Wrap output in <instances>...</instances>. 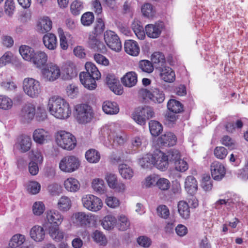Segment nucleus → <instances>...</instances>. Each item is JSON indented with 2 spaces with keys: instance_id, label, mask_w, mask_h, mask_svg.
Segmentation results:
<instances>
[{
  "instance_id": "7",
  "label": "nucleus",
  "mask_w": 248,
  "mask_h": 248,
  "mask_svg": "<svg viewBox=\"0 0 248 248\" xmlns=\"http://www.w3.org/2000/svg\"><path fill=\"white\" fill-rule=\"evenodd\" d=\"M82 205L89 211L96 212L102 207L103 202L98 197L91 194L86 195L81 199Z\"/></svg>"
},
{
  "instance_id": "50",
  "label": "nucleus",
  "mask_w": 248,
  "mask_h": 248,
  "mask_svg": "<svg viewBox=\"0 0 248 248\" xmlns=\"http://www.w3.org/2000/svg\"><path fill=\"white\" fill-rule=\"evenodd\" d=\"M139 67L142 71L151 73L154 71V66L152 62L147 60H142L139 62Z\"/></svg>"
},
{
  "instance_id": "62",
  "label": "nucleus",
  "mask_w": 248,
  "mask_h": 248,
  "mask_svg": "<svg viewBox=\"0 0 248 248\" xmlns=\"http://www.w3.org/2000/svg\"><path fill=\"white\" fill-rule=\"evenodd\" d=\"M92 237L93 240L100 245H105L106 244L105 236L99 231H95L93 234Z\"/></svg>"
},
{
  "instance_id": "21",
  "label": "nucleus",
  "mask_w": 248,
  "mask_h": 248,
  "mask_svg": "<svg viewBox=\"0 0 248 248\" xmlns=\"http://www.w3.org/2000/svg\"><path fill=\"white\" fill-rule=\"evenodd\" d=\"M78 75L77 70L74 63L67 62L63 69V78L64 79H71L76 77Z\"/></svg>"
},
{
  "instance_id": "43",
  "label": "nucleus",
  "mask_w": 248,
  "mask_h": 248,
  "mask_svg": "<svg viewBox=\"0 0 248 248\" xmlns=\"http://www.w3.org/2000/svg\"><path fill=\"white\" fill-rule=\"evenodd\" d=\"M167 107L170 111L174 113H178L183 110L182 104L174 99H170L169 101L167 104Z\"/></svg>"
},
{
  "instance_id": "47",
  "label": "nucleus",
  "mask_w": 248,
  "mask_h": 248,
  "mask_svg": "<svg viewBox=\"0 0 248 248\" xmlns=\"http://www.w3.org/2000/svg\"><path fill=\"white\" fill-rule=\"evenodd\" d=\"M25 240V236L21 234H16L11 239L9 246L11 248H16L21 246Z\"/></svg>"
},
{
  "instance_id": "27",
  "label": "nucleus",
  "mask_w": 248,
  "mask_h": 248,
  "mask_svg": "<svg viewBox=\"0 0 248 248\" xmlns=\"http://www.w3.org/2000/svg\"><path fill=\"white\" fill-rule=\"evenodd\" d=\"M16 145L21 152H27L30 150L31 146V138L28 136L22 135L18 138Z\"/></svg>"
},
{
  "instance_id": "44",
  "label": "nucleus",
  "mask_w": 248,
  "mask_h": 248,
  "mask_svg": "<svg viewBox=\"0 0 248 248\" xmlns=\"http://www.w3.org/2000/svg\"><path fill=\"white\" fill-rule=\"evenodd\" d=\"M117 222L116 218L111 216L108 215L104 217L102 220V225L106 230H111L115 226Z\"/></svg>"
},
{
  "instance_id": "64",
  "label": "nucleus",
  "mask_w": 248,
  "mask_h": 248,
  "mask_svg": "<svg viewBox=\"0 0 248 248\" xmlns=\"http://www.w3.org/2000/svg\"><path fill=\"white\" fill-rule=\"evenodd\" d=\"M215 156L220 159H223L228 154L227 150L224 147H217L214 150Z\"/></svg>"
},
{
  "instance_id": "38",
  "label": "nucleus",
  "mask_w": 248,
  "mask_h": 248,
  "mask_svg": "<svg viewBox=\"0 0 248 248\" xmlns=\"http://www.w3.org/2000/svg\"><path fill=\"white\" fill-rule=\"evenodd\" d=\"M119 171L122 177L125 179H130L134 176L133 169L125 164L119 165Z\"/></svg>"
},
{
  "instance_id": "26",
  "label": "nucleus",
  "mask_w": 248,
  "mask_h": 248,
  "mask_svg": "<svg viewBox=\"0 0 248 248\" xmlns=\"http://www.w3.org/2000/svg\"><path fill=\"white\" fill-rule=\"evenodd\" d=\"M177 141L175 135L171 132H166L159 138V142L162 146H172L174 145Z\"/></svg>"
},
{
  "instance_id": "54",
  "label": "nucleus",
  "mask_w": 248,
  "mask_h": 248,
  "mask_svg": "<svg viewBox=\"0 0 248 248\" xmlns=\"http://www.w3.org/2000/svg\"><path fill=\"white\" fill-rule=\"evenodd\" d=\"M94 17L93 13L87 12L82 15L81 17V23L84 26H89L93 22Z\"/></svg>"
},
{
  "instance_id": "20",
  "label": "nucleus",
  "mask_w": 248,
  "mask_h": 248,
  "mask_svg": "<svg viewBox=\"0 0 248 248\" xmlns=\"http://www.w3.org/2000/svg\"><path fill=\"white\" fill-rule=\"evenodd\" d=\"M239 203L238 202L235 198H229L225 197L224 199L217 200L214 204L215 208L217 209H220L223 207H226L227 209H231L234 206H237Z\"/></svg>"
},
{
  "instance_id": "51",
  "label": "nucleus",
  "mask_w": 248,
  "mask_h": 248,
  "mask_svg": "<svg viewBox=\"0 0 248 248\" xmlns=\"http://www.w3.org/2000/svg\"><path fill=\"white\" fill-rule=\"evenodd\" d=\"M13 101L6 95H0V109L9 110L13 106Z\"/></svg>"
},
{
  "instance_id": "45",
  "label": "nucleus",
  "mask_w": 248,
  "mask_h": 248,
  "mask_svg": "<svg viewBox=\"0 0 248 248\" xmlns=\"http://www.w3.org/2000/svg\"><path fill=\"white\" fill-rule=\"evenodd\" d=\"M85 67L86 71L82 73L89 74V75L95 77L96 78H100L101 74L94 63L91 62H87Z\"/></svg>"
},
{
  "instance_id": "22",
  "label": "nucleus",
  "mask_w": 248,
  "mask_h": 248,
  "mask_svg": "<svg viewBox=\"0 0 248 248\" xmlns=\"http://www.w3.org/2000/svg\"><path fill=\"white\" fill-rule=\"evenodd\" d=\"M155 163L154 166H155L158 169L162 171L166 170L168 167L169 161L165 154L158 151L157 153H155Z\"/></svg>"
},
{
  "instance_id": "59",
  "label": "nucleus",
  "mask_w": 248,
  "mask_h": 248,
  "mask_svg": "<svg viewBox=\"0 0 248 248\" xmlns=\"http://www.w3.org/2000/svg\"><path fill=\"white\" fill-rule=\"evenodd\" d=\"M45 209L44 204L42 202H36L32 205V212L34 215L40 216L42 215Z\"/></svg>"
},
{
  "instance_id": "32",
  "label": "nucleus",
  "mask_w": 248,
  "mask_h": 248,
  "mask_svg": "<svg viewBox=\"0 0 248 248\" xmlns=\"http://www.w3.org/2000/svg\"><path fill=\"white\" fill-rule=\"evenodd\" d=\"M122 82L123 85L127 87L134 86L137 82V75L135 72H130L127 73L122 78Z\"/></svg>"
},
{
  "instance_id": "53",
  "label": "nucleus",
  "mask_w": 248,
  "mask_h": 248,
  "mask_svg": "<svg viewBox=\"0 0 248 248\" xmlns=\"http://www.w3.org/2000/svg\"><path fill=\"white\" fill-rule=\"evenodd\" d=\"M105 29L104 20L100 17L97 18L92 34L96 35H100L104 31Z\"/></svg>"
},
{
  "instance_id": "18",
  "label": "nucleus",
  "mask_w": 248,
  "mask_h": 248,
  "mask_svg": "<svg viewBox=\"0 0 248 248\" xmlns=\"http://www.w3.org/2000/svg\"><path fill=\"white\" fill-rule=\"evenodd\" d=\"M99 78L81 72L79 74V79L82 84L85 88L91 90L95 89L97 86L96 80Z\"/></svg>"
},
{
  "instance_id": "5",
  "label": "nucleus",
  "mask_w": 248,
  "mask_h": 248,
  "mask_svg": "<svg viewBox=\"0 0 248 248\" xmlns=\"http://www.w3.org/2000/svg\"><path fill=\"white\" fill-rule=\"evenodd\" d=\"M154 115L153 109L150 107H139L133 113L132 118L137 124L144 125L146 120L153 118Z\"/></svg>"
},
{
  "instance_id": "61",
  "label": "nucleus",
  "mask_w": 248,
  "mask_h": 248,
  "mask_svg": "<svg viewBox=\"0 0 248 248\" xmlns=\"http://www.w3.org/2000/svg\"><path fill=\"white\" fill-rule=\"evenodd\" d=\"M132 29L135 35L140 40H143L145 37L143 27L138 23H134L132 25Z\"/></svg>"
},
{
  "instance_id": "34",
  "label": "nucleus",
  "mask_w": 248,
  "mask_h": 248,
  "mask_svg": "<svg viewBox=\"0 0 248 248\" xmlns=\"http://www.w3.org/2000/svg\"><path fill=\"white\" fill-rule=\"evenodd\" d=\"M155 153L147 154L139 160V164L144 169L151 168L154 165L155 159Z\"/></svg>"
},
{
  "instance_id": "12",
  "label": "nucleus",
  "mask_w": 248,
  "mask_h": 248,
  "mask_svg": "<svg viewBox=\"0 0 248 248\" xmlns=\"http://www.w3.org/2000/svg\"><path fill=\"white\" fill-rule=\"evenodd\" d=\"M211 175L213 178L217 181H220L226 174L224 166L218 161H214L210 166Z\"/></svg>"
},
{
  "instance_id": "15",
  "label": "nucleus",
  "mask_w": 248,
  "mask_h": 248,
  "mask_svg": "<svg viewBox=\"0 0 248 248\" xmlns=\"http://www.w3.org/2000/svg\"><path fill=\"white\" fill-rule=\"evenodd\" d=\"M164 24L162 22H158L155 24H148L145 26V31L147 35L152 38H156L160 35Z\"/></svg>"
},
{
  "instance_id": "33",
  "label": "nucleus",
  "mask_w": 248,
  "mask_h": 248,
  "mask_svg": "<svg viewBox=\"0 0 248 248\" xmlns=\"http://www.w3.org/2000/svg\"><path fill=\"white\" fill-rule=\"evenodd\" d=\"M45 231L41 226H35L30 231L31 238L36 242H40L45 238Z\"/></svg>"
},
{
  "instance_id": "48",
  "label": "nucleus",
  "mask_w": 248,
  "mask_h": 248,
  "mask_svg": "<svg viewBox=\"0 0 248 248\" xmlns=\"http://www.w3.org/2000/svg\"><path fill=\"white\" fill-rule=\"evenodd\" d=\"M149 126L151 134L155 137L158 136L163 129L162 125L156 121H151Z\"/></svg>"
},
{
  "instance_id": "9",
  "label": "nucleus",
  "mask_w": 248,
  "mask_h": 248,
  "mask_svg": "<svg viewBox=\"0 0 248 248\" xmlns=\"http://www.w3.org/2000/svg\"><path fill=\"white\" fill-rule=\"evenodd\" d=\"M108 129V139L110 140H112L114 143L122 145L127 140L126 135L117 127L115 124L110 125Z\"/></svg>"
},
{
  "instance_id": "39",
  "label": "nucleus",
  "mask_w": 248,
  "mask_h": 248,
  "mask_svg": "<svg viewBox=\"0 0 248 248\" xmlns=\"http://www.w3.org/2000/svg\"><path fill=\"white\" fill-rule=\"evenodd\" d=\"M71 205L72 202L70 198L63 196L59 199L57 203V208L62 212H66L70 209Z\"/></svg>"
},
{
  "instance_id": "35",
  "label": "nucleus",
  "mask_w": 248,
  "mask_h": 248,
  "mask_svg": "<svg viewBox=\"0 0 248 248\" xmlns=\"http://www.w3.org/2000/svg\"><path fill=\"white\" fill-rule=\"evenodd\" d=\"M64 186L67 191L72 192H77L80 186L78 181L74 178H67L64 181Z\"/></svg>"
},
{
  "instance_id": "4",
  "label": "nucleus",
  "mask_w": 248,
  "mask_h": 248,
  "mask_svg": "<svg viewBox=\"0 0 248 248\" xmlns=\"http://www.w3.org/2000/svg\"><path fill=\"white\" fill-rule=\"evenodd\" d=\"M139 94L144 99H149L155 103L160 104L165 98L163 91L157 88L152 87L150 90L142 88L140 90Z\"/></svg>"
},
{
  "instance_id": "11",
  "label": "nucleus",
  "mask_w": 248,
  "mask_h": 248,
  "mask_svg": "<svg viewBox=\"0 0 248 248\" xmlns=\"http://www.w3.org/2000/svg\"><path fill=\"white\" fill-rule=\"evenodd\" d=\"M42 73L46 80L53 81L59 78L61 71L59 66L51 63L47 66V68L43 69Z\"/></svg>"
},
{
  "instance_id": "49",
  "label": "nucleus",
  "mask_w": 248,
  "mask_h": 248,
  "mask_svg": "<svg viewBox=\"0 0 248 248\" xmlns=\"http://www.w3.org/2000/svg\"><path fill=\"white\" fill-rule=\"evenodd\" d=\"M143 137H135L131 140L132 149H127L125 150V153L127 154H132L135 153L136 151L140 147L142 142Z\"/></svg>"
},
{
  "instance_id": "19",
  "label": "nucleus",
  "mask_w": 248,
  "mask_h": 248,
  "mask_svg": "<svg viewBox=\"0 0 248 248\" xmlns=\"http://www.w3.org/2000/svg\"><path fill=\"white\" fill-rule=\"evenodd\" d=\"M156 69L159 71V76L161 79L167 82H172L174 81L175 75L170 67L163 66L157 67Z\"/></svg>"
},
{
  "instance_id": "30",
  "label": "nucleus",
  "mask_w": 248,
  "mask_h": 248,
  "mask_svg": "<svg viewBox=\"0 0 248 248\" xmlns=\"http://www.w3.org/2000/svg\"><path fill=\"white\" fill-rule=\"evenodd\" d=\"M185 186L187 192L191 195L194 194L198 189L196 179L193 176H188L186 179Z\"/></svg>"
},
{
  "instance_id": "24",
  "label": "nucleus",
  "mask_w": 248,
  "mask_h": 248,
  "mask_svg": "<svg viewBox=\"0 0 248 248\" xmlns=\"http://www.w3.org/2000/svg\"><path fill=\"white\" fill-rule=\"evenodd\" d=\"M35 108L31 104L26 105L22 108L21 112V117L24 122H29L34 117Z\"/></svg>"
},
{
  "instance_id": "36",
  "label": "nucleus",
  "mask_w": 248,
  "mask_h": 248,
  "mask_svg": "<svg viewBox=\"0 0 248 248\" xmlns=\"http://www.w3.org/2000/svg\"><path fill=\"white\" fill-rule=\"evenodd\" d=\"M178 211L180 216L184 219H187L190 217V209L188 203L184 201L179 202L177 204Z\"/></svg>"
},
{
  "instance_id": "13",
  "label": "nucleus",
  "mask_w": 248,
  "mask_h": 248,
  "mask_svg": "<svg viewBox=\"0 0 248 248\" xmlns=\"http://www.w3.org/2000/svg\"><path fill=\"white\" fill-rule=\"evenodd\" d=\"M32 137L36 143L43 144L51 140V135L49 131L43 128H38L34 131Z\"/></svg>"
},
{
  "instance_id": "28",
  "label": "nucleus",
  "mask_w": 248,
  "mask_h": 248,
  "mask_svg": "<svg viewBox=\"0 0 248 248\" xmlns=\"http://www.w3.org/2000/svg\"><path fill=\"white\" fill-rule=\"evenodd\" d=\"M47 61V56L46 53L41 51H36L34 53L31 62L38 68L44 66Z\"/></svg>"
},
{
  "instance_id": "17",
  "label": "nucleus",
  "mask_w": 248,
  "mask_h": 248,
  "mask_svg": "<svg viewBox=\"0 0 248 248\" xmlns=\"http://www.w3.org/2000/svg\"><path fill=\"white\" fill-rule=\"evenodd\" d=\"M97 35L91 34L88 38V46L89 47L95 51L101 53H105L107 48L104 43L97 38Z\"/></svg>"
},
{
  "instance_id": "16",
  "label": "nucleus",
  "mask_w": 248,
  "mask_h": 248,
  "mask_svg": "<svg viewBox=\"0 0 248 248\" xmlns=\"http://www.w3.org/2000/svg\"><path fill=\"white\" fill-rule=\"evenodd\" d=\"M46 214L47 221L51 225H60L63 220V215L57 210H47Z\"/></svg>"
},
{
  "instance_id": "31",
  "label": "nucleus",
  "mask_w": 248,
  "mask_h": 248,
  "mask_svg": "<svg viewBox=\"0 0 248 248\" xmlns=\"http://www.w3.org/2000/svg\"><path fill=\"white\" fill-rule=\"evenodd\" d=\"M102 109L106 114L109 115L116 114L119 111V106L115 102L105 101L102 105Z\"/></svg>"
},
{
  "instance_id": "46",
  "label": "nucleus",
  "mask_w": 248,
  "mask_h": 248,
  "mask_svg": "<svg viewBox=\"0 0 248 248\" xmlns=\"http://www.w3.org/2000/svg\"><path fill=\"white\" fill-rule=\"evenodd\" d=\"M151 60L152 62L156 65L155 66L156 67L164 66L166 62L164 55L160 52H154L152 55Z\"/></svg>"
},
{
  "instance_id": "63",
  "label": "nucleus",
  "mask_w": 248,
  "mask_h": 248,
  "mask_svg": "<svg viewBox=\"0 0 248 248\" xmlns=\"http://www.w3.org/2000/svg\"><path fill=\"white\" fill-rule=\"evenodd\" d=\"M105 179L110 188H115V184L117 182V179L116 175L112 173L107 172L105 175Z\"/></svg>"
},
{
  "instance_id": "14",
  "label": "nucleus",
  "mask_w": 248,
  "mask_h": 248,
  "mask_svg": "<svg viewBox=\"0 0 248 248\" xmlns=\"http://www.w3.org/2000/svg\"><path fill=\"white\" fill-rule=\"evenodd\" d=\"M73 216L75 218L76 223L81 226H90L94 220V216L83 212L76 213Z\"/></svg>"
},
{
  "instance_id": "3",
  "label": "nucleus",
  "mask_w": 248,
  "mask_h": 248,
  "mask_svg": "<svg viewBox=\"0 0 248 248\" xmlns=\"http://www.w3.org/2000/svg\"><path fill=\"white\" fill-rule=\"evenodd\" d=\"M56 142L58 145L64 149L71 150L76 145L75 137L70 133L60 131L57 133Z\"/></svg>"
},
{
  "instance_id": "10",
  "label": "nucleus",
  "mask_w": 248,
  "mask_h": 248,
  "mask_svg": "<svg viewBox=\"0 0 248 248\" xmlns=\"http://www.w3.org/2000/svg\"><path fill=\"white\" fill-rule=\"evenodd\" d=\"M104 40L107 46L112 50L119 51L122 49V44L118 35L111 31H107L104 35Z\"/></svg>"
},
{
  "instance_id": "40",
  "label": "nucleus",
  "mask_w": 248,
  "mask_h": 248,
  "mask_svg": "<svg viewBox=\"0 0 248 248\" xmlns=\"http://www.w3.org/2000/svg\"><path fill=\"white\" fill-rule=\"evenodd\" d=\"M59 225H51L49 227L48 232L52 239L59 241L63 238V233L59 229Z\"/></svg>"
},
{
  "instance_id": "29",
  "label": "nucleus",
  "mask_w": 248,
  "mask_h": 248,
  "mask_svg": "<svg viewBox=\"0 0 248 248\" xmlns=\"http://www.w3.org/2000/svg\"><path fill=\"white\" fill-rule=\"evenodd\" d=\"M45 46L49 50H54L57 46V39L56 35L51 33L46 34L43 38Z\"/></svg>"
},
{
  "instance_id": "56",
  "label": "nucleus",
  "mask_w": 248,
  "mask_h": 248,
  "mask_svg": "<svg viewBox=\"0 0 248 248\" xmlns=\"http://www.w3.org/2000/svg\"><path fill=\"white\" fill-rule=\"evenodd\" d=\"M92 187L97 192L102 194L104 192V181L101 179H95L92 182Z\"/></svg>"
},
{
  "instance_id": "57",
  "label": "nucleus",
  "mask_w": 248,
  "mask_h": 248,
  "mask_svg": "<svg viewBox=\"0 0 248 248\" xmlns=\"http://www.w3.org/2000/svg\"><path fill=\"white\" fill-rule=\"evenodd\" d=\"M130 226V222L128 218L124 215H121L118 218L117 228L119 230H126Z\"/></svg>"
},
{
  "instance_id": "6",
  "label": "nucleus",
  "mask_w": 248,
  "mask_h": 248,
  "mask_svg": "<svg viewBox=\"0 0 248 248\" xmlns=\"http://www.w3.org/2000/svg\"><path fill=\"white\" fill-rule=\"evenodd\" d=\"M24 92L28 96L34 98L38 96L41 92L40 82L32 78H25L23 82Z\"/></svg>"
},
{
  "instance_id": "60",
  "label": "nucleus",
  "mask_w": 248,
  "mask_h": 248,
  "mask_svg": "<svg viewBox=\"0 0 248 248\" xmlns=\"http://www.w3.org/2000/svg\"><path fill=\"white\" fill-rule=\"evenodd\" d=\"M201 186L205 191H210L213 187L212 180L209 175H204L202 176Z\"/></svg>"
},
{
  "instance_id": "52",
  "label": "nucleus",
  "mask_w": 248,
  "mask_h": 248,
  "mask_svg": "<svg viewBox=\"0 0 248 248\" xmlns=\"http://www.w3.org/2000/svg\"><path fill=\"white\" fill-rule=\"evenodd\" d=\"M141 12L144 16L150 18L154 16L155 11L151 4L146 3L141 7Z\"/></svg>"
},
{
  "instance_id": "58",
  "label": "nucleus",
  "mask_w": 248,
  "mask_h": 248,
  "mask_svg": "<svg viewBox=\"0 0 248 248\" xmlns=\"http://www.w3.org/2000/svg\"><path fill=\"white\" fill-rule=\"evenodd\" d=\"M158 178V176L155 174L147 176L143 182V186L149 188L156 185Z\"/></svg>"
},
{
  "instance_id": "55",
  "label": "nucleus",
  "mask_w": 248,
  "mask_h": 248,
  "mask_svg": "<svg viewBox=\"0 0 248 248\" xmlns=\"http://www.w3.org/2000/svg\"><path fill=\"white\" fill-rule=\"evenodd\" d=\"M83 9V5L82 2L78 0H74L70 6L71 12L74 16L79 15Z\"/></svg>"
},
{
  "instance_id": "1",
  "label": "nucleus",
  "mask_w": 248,
  "mask_h": 248,
  "mask_svg": "<svg viewBox=\"0 0 248 248\" xmlns=\"http://www.w3.org/2000/svg\"><path fill=\"white\" fill-rule=\"evenodd\" d=\"M47 108L51 115L60 119H67L71 114L69 104L58 96H53L49 98Z\"/></svg>"
},
{
  "instance_id": "2",
  "label": "nucleus",
  "mask_w": 248,
  "mask_h": 248,
  "mask_svg": "<svg viewBox=\"0 0 248 248\" xmlns=\"http://www.w3.org/2000/svg\"><path fill=\"white\" fill-rule=\"evenodd\" d=\"M75 116L79 124H87L91 122L93 118L94 113L90 105L81 104L75 107Z\"/></svg>"
},
{
  "instance_id": "23",
  "label": "nucleus",
  "mask_w": 248,
  "mask_h": 248,
  "mask_svg": "<svg viewBox=\"0 0 248 248\" xmlns=\"http://www.w3.org/2000/svg\"><path fill=\"white\" fill-rule=\"evenodd\" d=\"M124 49L127 54L133 56H138L140 52V48L138 43L133 40L125 41Z\"/></svg>"
},
{
  "instance_id": "25",
  "label": "nucleus",
  "mask_w": 248,
  "mask_h": 248,
  "mask_svg": "<svg viewBox=\"0 0 248 248\" xmlns=\"http://www.w3.org/2000/svg\"><path fill=\"white\" fill-rule=\"evenodd\" d=\"M52 28V21L47 16H44L39 19L37 25V30L41 33L48 32Z\"/></svg>"
},
{
  "instance_id": "8",
  "label": "nucleus",
  "mask_w": 248,
  "mask_h": 248,
  "mask_svg": "<svg viewBox=\"0 0 248 248\" xmlns=\"http://www.w3.org/2000/svg\"><path fill=\"white\" fill-rule=\"evenodd\" d=\"M79 165L78 158L74 156H67L61 160L59 168L64 172H72L77 170Z\"/></svg>"
},
{
  "instance_id": "42",
  "label": "nucleus",
  "mask_w": 248,
  "mask_h": 248,
  "mask_svg": "<svg viewBox=\"0 0 248 248\" xmlns=\"http://www.w3.org/2000/svg\"><path fill=\"white\" fill-rule=\"evenodd\" d=\"M85 157L89 162L96 163L100 159V154L97 150L90 149L86 152Z\"/></svg>"
},
{
  "instance_id": "37",
  "label": "nucleus",
  "mask_w": 248,
  "mask_h": 248,
  "mask_svg": "<svg viewBox=\"0 0 248 248\" xmlns=\"http://www.w3.org/2000/svg\"><path fill=\"white\" fill-rule=\"evenodd\" d=\"M19 51L22 58L26 61L31 62L34 54V49L28 46H21Z\"/></svg>"
},
{
  "instance_id": "41",
  "label": "nucleus",
  "mask_w": 248,
  "mask_h": 248,
  "mask_svg": "<svg viewBox=\"0 0 248 248\" xmlns=\"http://www.w3.org/2000/svg\"><path fill=\"white\" fill-rule=\"evenodd\" d=\"M110 77H107L106 82L110 90L118 95H121L123 93V91L122 86L117 82L116 79H113V81H110Z\"/></svg>"
}]
</instances>
